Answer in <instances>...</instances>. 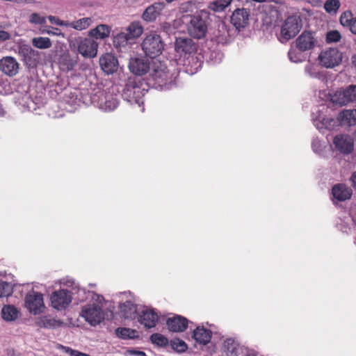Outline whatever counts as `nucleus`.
Here are the masks:
<instances>
[{
	"instance_id": "obj_3",
	"label": "nucleus",
	"mask_w": 356,
	"mask_h": 356,
	"mask_svg": "<svg viewBox=\"0 0 356 356\" xmlns=\"http://www.w3.org/2000/svg\"><path fill=\"white\" fill-rule=\"evenodd\" d=\"M141 49L145 56L155 58L161 55L164 49V42L160 35L150 32L145 35L141 42Z\"/></svg>"
},
{
	"instance_id": "obj_12",
	"label": "nucleus",
	"mask_w": 356,
	"mask_h": 356,
	"mask_svg": "<svg viewBox=\"0 0 356 356\" xmlns=\"http://www.w3.org/2000/svg\"><path fill=\"white\" fill-rule=\"evenodd\" d=\"M151 68L149 59L143 56H137L129 59V69L137 76H143L149 72Z\"/></svg>"
},
{
	"instance_id": "obj_27",
	"label": "nucleus",
	"mask_w": 356,
	"mask_h": 356,
	"mask_svg": "<svg viewBox=\"0 0 356 356\" xmlns=\"http://www.w3.org/2000/svg\"><path fill=\"white\" fill-rule=\"evenodd\" d=\"M318 112L319 113L318 115L313 117L314 124L316 129L320 131L323 129H333L334 125L336 124L334 120L331 118H325L320 111Z\"/></svg>"
},
{
	"instance_id": "obj_41",
	"label": "nucleus",
	"mask_w": 356,
	"mask_h": 356,
	"mask_svg": "<svg viewBox=\"0 0 356 356\" xmlns=\"http://www.w3.org/2000/svg\"><path fill=\"white\" fill-rule=\"evenodd\" d=\"M218 30L220 33L217 35L218 42L221 43L227 42L231 37V31L228 26L225 23H221L218 25Z\"/></svg>"
},
{
	"instance_id": "obj_30",
	"label": "nucleus",
	"mask_w": 356,
	"mask_h": 356,
	"mask_svg": "<svg viewBox=\"0 0 356 356\" xmlns=\"http://www.w3.org/2000/svg\"><path fill=\"white\" fill-rule=\"evenodd\" d=\"M284 5V2L280 0H271L267 2L266 4L264 5V9L270 10L272 15L269 20L266 19V23L273 24L276 22L278 17L277 9L280 8Z\"/></svg>"
},
{
	"instance_id": "obj_7",
	"label": "nucleus",
	"mask_w": 356,
	"mask_h": 356,
	"mask_svg": "<svg viewBox=\"0 0 356 356\" xmlns=\"http://www.w3.org/2000/svg\"><path fill=\"white\" fill-rule=\"evenodd\" d=\"M331 102L337 105L345 106L356 102V85H350L340 88L330 95Z\"/></svg>"
},
{
	"instance_id": "obj_5",
	"label": "nucleus",
	"mask_w": 356,
	"mask_h": 356,
	"mask_svg": "<svg viewBox=\"0 0 356 356\" xmlns=\"http://www.w3.org/2000/svg\"><path fill=\"white\" fill-rule=\"evenodd\" d=\"M91 100L99 109L104 111H112L119 105V95L110 91H99L91 97Z\"/></svg>"
},
{
	"instance_id": "obj_37",
	"label": "nucleus",
	"mask_w": 356,
	"mask_h": 356,
	"mask_svg": "<svg viewBox=\"0 0 356 356\" xmlns=\"http://www.w3.org/2000/svg\"><path fill=\"white\" fill-rule=\"evenodd\" d=\"M233 0H213L209 3L208 8L214 13H222L229 6Z\"/></svg>"
},
{
	"instance_id": "obj_40",
	"label": "nucleus",
	"mask_w": 356,
	"mask_h": 356,
	"mask_svg": "<svg viewBox=\"0 0 356 356\" xmlns=\"http://www.w3.org/2000/svg\"><path fill=\"white\" fill-rule=\"evenodd\" d=\"M33 46L40 49H47L52 46L51 40L47 37H35L31 40Z\"/></svg>"
},
{
	"instance_id": "obj_43",
	"label": "nucleus",
	"mask_w": 356,
	"mask_h": 356,
	"mask_svg": "<svg viewBox=\"0 0 356 356\" xmlns=\"http://www.w3.org/2000/svg\"><path fill=\"white\" fill-rule=\"evenodd\" d=\"M197 3L195 0H189L181 3L179 9L181 13H193L197 8Z\"/></svg>"
},
{
	"instance_id": "obj_62",
	"label": "nucleus",
	"mask_w": 356,
	"mask_h": 356,
	"mask_svg": "<svg viewBox=\"0 0 356 356\" xmlns=\"http://www.w3.org/2000/svg\"><path fill=\"white\" fill-rule=\"evenodd\" d=\"M47 31H50V30L45 29H40V33H42V34H47Z\"/></svg>"
},
{
	"instance_id": "obj_23",
	"label": "nucleus",
	"mask_w": 356,
	"mask_h": 356,
	"mask_svg": "<svg viewBox=\"0 0 356 356\" xmlns=\"http://www.w3.org/2000/svg\"><path fill=\"white\" fill-rule=\"evenodd\" d=\"M78 57L69 51L61 54L58 58V65L61 70L69 72L72 70L77 64Z\"/></svg>"
},
{
	"instance_id": "obj_8",
	"label": "nucleus",
	"mask_w": 356,
	"mask_h": 356,
	"mask_svg": "<svg viewBox=\"0 0 356 356\" xmlns=\"http://www.w3.org/2000/svg\"><path fill=\"white\" fill-rule=\"evenodd\" d=\"M17 54L28 67H35L40 60L41 53L26 44H18Z\"/></svg>"
},
{
	"instance_id": "obj_45",
	"label": "nucleus",
	"mask_w": 356,
	"mask_h": 356,
	"mask_svg": "<svg viewBox=\"0 0 356 356\" xmlns=\"http://www.w3.org/2000/svg\"><path fill=\"white\" fill-rule=\"evenodd\" d=\"M150 340L152 343L157 345L158 346L165 347L168 343V339L159 333H155L151 335Z\"/></svg>"
},
{
	"instance_id": "obj_48",
	"label": "nucleus",
	"mask_w": 356,
	"mask_h": 356,
	"mask_svg": "<svg viewBox=\"0 0 356 356\" xmlns=\"http://www.w3.org/2000/svg\"><path fill=\"white\" fill-rule=\"evenodd\" d=\"M12 292V284L9 282L0 280V298L8 296Z\"/></svg>"
},
{
	"instance_id": "obj_36",
	"label": "nucleus",
	"mask_w": 356,
	"mask_h": 356,
	"mask_svg": "<svg viewBox=\"0 0 356 356\" xmlns=\"http://www.w3.org/2000/svg\"><path fill=\"white\" fill-rule=\"evenodd\" d=\"M223 348L227 356H238L241 349L239 343L231 338L224 341Z\"/></svg>"
},
{
	"instance_id": "obj_59",
	"label": "nucleus",
	"mask_w": 356,
	"mask_h": 356,
	"mask_svg": "<svg viewBox=\"0 0 356 356\" xmlns=\"http://www.w3.org/2000/svg\"><path fill=\"white\" fill-rule=\"evenodd\" d=\"M350 30L353 34L356 35V17L354 18L353 21L352 22L350 26Z\"/></svg>"
},
{
	"instance_id": "obj_35",
	"label": "nucleus",
	"mask_w": 356,
	"mask_h": 356,
	"mask_svg": "<svg viewBox=\"0 0 356 356\" xmlns=\"http://www.w3.org/2000/svg\"><path fill=\"white\" fill-rule=\"evenodd\" d=\"M125 32L133 42L142 35L143 27L139 22H133L127 27Z\"/></svg>"
},
{
	"instance_id": "obj_11",
	"label": "nucleus",
	"mask_w": 356,
	"mask_h": 356,
	"mask_svg": "<svg viewBox=\"0 0 356 356\" xmlns=\"http://www.w3.org/2000/svg\"><path fill=\"white\" fill-rule=\"evenodd\" d=\"M72 300L70 292L65 289L54 291L50 297L52 307L58 311L65 309L70 305Z\"/></svg>"
},
{
	"instance_id": "obj_57",
	"label": "nucleus",
	"mask_w": 356,
	"mask_h": 356,
	"mask_svg": "<svg viewBox=\"0 0 356 356\" xmlns=\"http://www.w3.org/2000/svg\"><path fill=\"white\" fill-rule=\"evenodd\" d=\"M10 39V34L3 30H0V41L3 42Z\"/></svg>"
},
{
	"instance_id": "obj_26",
	"label": "nucleus",
	"mask_w": 356,
	"mask_h": 356,
	"mask_svg": "<svg viewBox=\"0 0 356 356\" xmlns=\"http://www.w3.org/2000/svg\"><path fill=\"white\" fill-rule=\"evenodd\" d=\"M332 194L335 200L343 202L349 200L352 196L353 192L351 188L346 185L338 184L332 187Z\"/></svg>"
},
{
	"instance_id": "obj_51",
	"label": "nucleus",
	"mask_w": 356,
	"mask_h": 356,
	"mask_svg": "<svg viewBox=\"0 0 356 356\" xmlns=\"http://www.w3.org/2000/svg\"><path fill=\"white\" fill-rule=\"evenodd\" d=\"M354 17L350 11H346L342 13L339 19L340 23L342 26L349 27Z\"/></svg>"
},
{
	"instance_id": "obj_52",
	"label": "nucleus",
	"mask_w": 356,
	"mask_h": 356,
	"mask_svg": "<svg viewBox=\"0 0 356 356\" xmlns=\"http://www.w3.org/2000/svg\"><path fill=\"white\" fill-rule=\"evenodd\" d=\"M88 296L90 298L91 300L93 301L92 304L102 305L104 301V298L99 294L95 293L94 292H88Z\"/></svg>"
},
{
	"instance_id": "obj_20",
	"label": "nucleus",
	"mask_w": 356,
	"mask_h": 356,
	"mask_svg": "<svg viewBox=\"0 0 356 356\" xmlns=\"http://www.w3.org/2000/svg\"><path fill=\"white\" fill-rule=\"evenodd\" d=\"M175 51L181 55L191 54L197 50V45L188 38H178L175 43Z\"/></svg>"
},
{
	"instance_id": "obj_44",
	"label": "nucleus",
	"mask_w": 356,
	"mask_h": 356,
	"mask_svg": "<svg viewBox=\"0 0 356 356\" xmlns=\"http://www.w3.org/2000/svg\"><path fill=\"white\" fill-rule=\"evenodd\" d=\"M305 72L312 78L321 79L322 76L318 66L314 63H307L305 67Z\"/></svg>"
},
{
	"instance_id": "obj_16",
	"label": "nucleus",
	"mask_w": 356,
	"mask_h": 356,
	"mask_svg": "<svg viewBox=\"0 0 356 356\" xmlns=\"http://www.w3.org/2000/svg\"><path fill=\"white\" fill-rule=\"evenodd\" d=\"M122 95L131 104H136L140 106L143 103L141 100L143 95L141 88L134 83L130 82L126 85Z\"/></svg>"
},
{
	"instance_id": "obj_2",
	"label": "nucleus",
	"mask_w": 356,
	"mask_h": 356,
	"mask_svg": "<svg viewBox=\"0 0 356 356\" xmlns=\"http://www.w3.org/2000/svg\"><path fill=\"white\" fill-rule=\"evenodd\" d=\"M208 17L209 12L206 10H201L196 15H192L187 25L188 34L197 39L204 38L207 32L208 23L207 18Z\"/></svg>"
},
{
	"instance_id": "obj_24",
	"label": "nucleus",
	"mask_w": 356,
	"mask_h": 356,
	"mask_svg": "<svg viewBox=\"0 0 356 356\" xmlns=\"http://www.w3.org/2000/svg\"><path fill=\"white\" fill-rule=\"evenodd\" d=\"M165 7L163 2L154 3L145 10L142 17L146 22H153L161 14Z\"/></svg>"
},
{
	"instance_id": "obj_9",
	"label": "nucleus",
	"mask_w": 356,
	"mask_h": 356,
	"mask_svg": "<svg viewBox=\"0 0 356 356\" xmlns=\"http://www.w3.org/2000/svg\"><path fill=\"white\" fill-rule=\"evenodd\" d=\"M24 305L33 315L42 313L45 308L43 295L35 291L28 293L24 298Z\"/></svg>"
},
{
	"instance_id": "obj_19",
	"label": "nucleus",
	"mask_w": 356,
	"mask_h": 356,
	"mask_svg": "<svg viewBox=\"0 0 356 356\" xmlns=\"http://www.w3.org/2000/svg\"><path fill=\"white\" fill-rule=\"evenodd\" d=\"M316 40L311 31H303L296 40V47L300 51L312 49L316 44Z\"/></svg>"
},
{
	"instance_id": "obj_38",
	"label": "nucleus",
	"mask_w": 356,
	"mask_h": 356,
	"mask_svg": "<svg viewBox=\"0 0 356 356\" xmlns=\"http://www.w3.org/2000/svg\"><path fill=\"white\" fill-rule=\"evenodd\" d=\"M132 41L130 40L125 31L118 33L113 38V44L116 48L121 49L125 47L129 44H131Z\"/></svg>"
},
{
	"instance_id": "obj_47",
	"label": "nucleus",
	"mask_w": 356,
	"mask_h": 356,
	"mask_svg": "<svg viewBox=\"0 0 356 356\" xmlns=\"http://www.w3.org/2000/svg\"><path fill=\"white\" fill-rule=\"evenodd\" d=\"M170 346L173 350L178 353H184L188 348L187 344L179 339L172 340L170 342Z\"/></svg>"
},
{
	"instance_id": "obj_18",
	"label": "nucleus",
	"mask_w": 356,
	"mask_h": 356,
	"mask_svg": "<svg viewBox=\"0 0 356 356\" xmlns=\"http://www.w3.org/2000/svg\"><path fill=\"white\" fill-rule=\"evenodd\" d=\"M19 70V64L13 56H6L0 59V71L8 76H14Z\"/></svg>"
},
{
	"instance_id": "obj_33",
	"label": "nucleus",
	"mask_w": 356,
	"mask_h": 356,
	"mask_svg": "<svg viewBox=\"0 0 356 356\" xmlns=\"http://www.w3.org/2000/svg\"><path fill=\"white\" fill-rule=\"evenodd\" d=\"M19 311L13 305H8L2 307L1 315L3 321L13 322L17 319Z\"/></svg>"
},
{
	"instance_id": "obj_29",
	"label": "nucleus",
	"mask_w": 356,
	"mask_h": 356,
	"mask_svg": "<svg viewBox=\"0 0 356 356\" xmlns=\"http://www.w3.org/2000/svg\"><path fill=\"white\" fill-rule=\"evenodd\" d=\"M111 27L107 24H99L88 32V35L97 40H104L109 37Z\"/></svg>"
},
{
	"instance_id": "obj_10",
	"label": "nucleus",
	"mask_w": 356,
	"mask_h": 356,
	"mask_svg": "<svg viewBox=\"0 0 356 356\" xmlns=\"http://www.w3.org/2000/svg\"><path fill=\"white\" fill-rule=\"evenodd\" d=\"M80 315L92 326L99 324L104 318L102 308L95 304H88L83 306Z\"/></svg>"
},
{
	"instance_id": "obj_28",
	"label": "nucleus",
	"mask_w": 356,
	"mask_h": 356,
	"mask_svg": "<svg viewBox=\"0 0 356 356\" xmlns=\"http://www.w3.org/2000/svg\"><path fill=\"white\" fill-rule=\"evenodd\" d=\"M212 332L210 330L198 326L193 332V338L200 344L206 345L210 342Z\"/></svg>"
},
{
	"instance_id": "obj_14",
	"label": "nucleus",
	"mask_w": 356,
	"mask_h": 356,
	"mask_svg": "<svg viewBox=\"0 0 356 356\" xmlns=\"http://www.w3.org/2000/svg\"><path fill=\"white\" fill-rule=\"evenodd\" d=\"M138 321L147 328L156 326L159 321L158 314L152 309L140 307L138 313Z\"/></svg>"
},
{
	"instance_id": "obj_13",
	"label": "nucleus",
	"mask_w": 356,
	"mask_h": 356,
	"mask_svg": "<svg viewBox=\"0 0 356 356\" xmlns=\"http://www.w3.org/2000/svg\"><path fill=\"white\" fill-rule=\"evenodd\" d=\"M250 18V11L248 8H241L235 9L230 18L232 24L238 31L243 30L248 26Z\"/></svg>"
},
{
	"instance_id": "obj_39",
	"label": "nucleus",
	"mask_w": 356,
	"mask_h": 356,
	"mask_svg": "<svg viewBox=\"0 0 356 356\" xmlns=\"http://www.w3.org/2000/svg\"><path fill=\"white\" fill-rule=\"evenodd\" d=\"M116 335L122 339H133L138 337L136 330L127 327H118L115 330Z\"/></svg>"
},
{
	"instance_id": "obj_4",
	"label": "nucleus",
	"mask_w": 356,
	"mask_h": 356,
	"mask_svg": "<svg viewBox=\"0 0 356 356\" xmlns=\"http://www.w3.org/2000/svg\"><path fill=\"white\" fill-rule=\"evenodd\" d=\"M344 58H347V56L336 47L325 48L320 52L318 56L319 64L327 69L339 66Z\"/></svg>"
},
{
	"instance_id": "obj_42",
	"label": "nucleus",
	"mask_w": 356,
	"mask_h": 356,
	"mask_svg": "<svg viewBox=\"0 0 356 356\" xmlns=\"http://www.w3.org/2000/svg\"><path fill=\"white\" fill-rule=\"evenodd\" d=\"M302 52L297 48L291 47L288 52L289 59L293 63H301L305 60V56Z\"/></svg>"
},
{
	"instance_id": "obj_21",
	"label": "nucleus",
	"mask_w": 356,
	"mask_h": 356,
	"mask_svg": "<svg viewBox=\"0 0 356 356\" xmlns=\"http://www.w3.org/2000/svg\"><path fill=\"white\" fill-rule=\"evenodd\" d=\"M118 308L120 315L126 319L135 318L140 309L131 298L120 302Z\"/></svg>"
},
{
	"instance_id": "obj_55",
	"label": "nucleus",
	"mask_w": 356,
	"mask_h": 356,
	"mask_svg": "<svg viewBox=\"0 0 356 356\" xmlns=\"http://www.w3.org/2000/svg\"><path fill=\"white\" fill-rule=\"evenodd\" d=\"M313 150L316 153H321L323 148V144L318 139H314L312 143Z\"/></svg>"
},
{
	"instance_id": "obj_58",
	"label": "nucleus",
	"mask_w": 356,
	"mask_h": 356,
	"mask_svg": "<svg viewBox=\"0 0 356 356\" xmlns=\"http://www.w3.org/2000/svg\"><path fill=\"white\" fill-rule=\"evenodd\" d=\"M129 353H130V355L134 356H145V353L140 350H129Z\"/></svg>"
},
{
	"instance_id": "obj_34",
	"label": "nucleus",
	"mask_w": 356,
	"mask_h": 356,
	"mask_svg": "<svg viewBox=\"0 0 356 356\" xmlns=\"http://www.w3.org/2000/svg\"><path fill=\"white\" fill-rule=\"evenodd\" d=\"M93 23L92 17H83L77 20L68 22V26L74 29L76 31H82L89 28Z\"/></svg>"
},
{
	"instance_id": "obj_46",
	"label": "nucleus",
	"mask_w": 356,
	"mask_h": 356,
	"mask_svg": "<svg viewBox=\"0 0 356 356\" xmlns=\"http://www.w3.org/2000/svg\"><path fill=\"white\" fill-rule=\"evenodd\" d=\"M340 5L339 0H327L324 4V8L328 13H337Z\"/></svg>"
},
{
	"instance_id": "obj_6",
	"label": "nucleus",
	"mask_w": 356,
	"mask_h": 356,
	"mask_svg": "<svg viewBox=\"0 0 356 356\" xmlns=\"http://www.w3.org/2000/svg\"><path fill=\"white\" fill-rule=\"evenodd\" d=\"M302 27V19L298 15H291L283 22L280 31V41L286 42L294 38Z\"/></svg>"
},
{
	"instance_id": "obj_56",
	"label": "nucleus",
	"mask_w": 356,
	"mask_h": 356,
	"mask_svg": "<svg viewBox=\"0 0 356 356\" xmlns=\"http://www.w3.org/2000/svg\"><path fill=\"white\" fill-rule=\"evenodd\" d=\"M47 34L50 35L60 36L62 38L65 37L64 33H62L58 28H52V30H50V31H47Z\"/></svg>"
},
{
	"instance_id": "obj_25",
	"label": "nucleus",
	"mask_w": 356,
	"mask_h": 356,
	"mask_svg": "<svg viewBox=\"0 0 356 356\" xmlns=\"http://www.w3.org/2000/svg\"><path fill=\"white\" fill-rule=\"evenodd\" d=\"M168 328L170 331L174 332H184L188 326V320L181 316H175L169 318L166 322Z\"/></svg>"
},
{
	"instance_id": "obj_22",
	"label": "nucleus",
	"mask_w": 356,
	"mask_h": 356,
	"mask_svg": "<svg viewBox=\"0 0 356 356\" xmlns=\"http://www.w3.org/2000/svg\"><path fill=\"white\" fill-rule=\"evenodd\" d=\"M99 65L106 74H113L118 70V61L112 54H105L100 57Z\"/></svg>"
},
{
	"instance_id": "obj_61",
	"label": "nucleus",
	"mask_w": 356,
	"mask_h": 356,
	"mask_svg": "<svg viewBox=\"0 0 356 356\" xmlns=\"http://www.w3.org/2000/svg\"><path fill=\"white\" fill-rule=\"evenodd\" d=\"M63 284L67 286H72L74 284V281L72 280H63Z\"/></svg>"
},
{
	"instance_id": "obj_49",
	"label": "nucleus",
	"mask_w": 356,
	"mask_h": 356,
	"mask_svg": "<svg viewBox=\"0 0 356 356\" xmlns=\"http://www.w3.org/2000/svg\"><path fill=\"white\" fill-rule=\"evenodd\" d=\"M341 38V33L337 30H332L326 33L325 40L327 43H335Z\"/></svg>"
},
{
	"instance_id": "obj_63",
	"label": "nucleus",
	"mask_w": 356,
	"mask_h": 356,
	"mask_svg": "<svg viewBox=\"0 0 356 356\" xmlns=\"http://www.w3.org/2000/svg\"><path fill=\"white\" fill-rule=\"evenodd\" d=\"M352 63L356 67V55L352 56Z\"/></svg>"
},
{
	"instance_id": "obj_54",
	"label": "nucleus",
	"mask_w": 356,
	"mask_h": 356,
	"mask_svg": "<svg viewBox=\"0 0 356 356\" xmlns=\"http://www.w3.org/2000/svg\"><path fill=\"white\" fill-rule=\"evenodd\" d=\"M58 348L61 350L63 352L70 355V356H79L80 351L72 349L70 347L64 346L63 345H58Z\"/></svg>"
},
{
	"instance_id": "obj_53",
	"label": "nucleus",
	"mask_w": 356,
	"mask_h": 356,
	"mask_svg": "<svg viewBox=\"0 0 356 356\" xmlns=\"http://www.w3.org/2000/svg\"><path fill=\"white\" fill-rule=\"evenodd\" d=\"M49 21L53 24L60 26H68V21H63L60 19L58 17L53 15H49L47 17Z\"/></svg>"
},
{
	"instance_id": "obj_31",
	"label": "nucleus",
	"mask_w": 356,
	"mask_h": 356,
	"mask_svg": "<svg viewBox=\"0 0 356 356\" xmlns=\"http://www.w3.org/2000/svg\"><path fill=\"white\" fill-rule=\"evenodd\" d=\"M35 324L40 327L55 329L60 327L63 322L50 316H42L36 319Z\"/></svg>"
},
{
	"instance_id": "obj_15",
	"label": "nucleus",
	"mask_w": 356,
	"mask_h": 356,
	"mask_svg": "<svg viewBox=\"0 0 356 356\" xmlns=\"http://www.w3.org/2000/svg\"><path fill=\"white\" fill-rule=\"evenodd\" d=\"M98 43L92 38H83L78 44V51L84 58H95L97 54Z\"/></svg>"
},
{
	"instance_id": "obj_50",
	"label": "nucleus",
	"mask_w": 356,
	"mask_h": 356,
	"mask_svg": "<svg viewBox=\"0 0 356 356\" xmlns=\"http://www.w3.org/2000/svg\"><path fill=\"white\" fill-rule=\"evenodd\" d=\"M29 22L32 24H44L46 23V17L39 13H33L29 17Z\"/></svg>"
},
{
	"instance_id": "obj_32",
	"label": "nucleus",
	"mask_w": 356,
	"mask_h": 356,
	"mask_svg": "<svg viewBox=\"0 0 356 356\" xmlns=\"http://www.w3.org/2000/svg\"><path fill=\"white\" fill-rule=\"evenodd\" d=\"M338 120L342 125L356 124V109L344 110L339 114Z\"/></svg>"
},
{
	"instance_id": "obj_17",
	"label": "nucleus",
	"mask_w": 356,
	"mask_h": 356,
	"mask_svg": "<svg viewBox=\"0 0 356 356\" xmlns=\"http://www.w3.org/2000/svg\"><path fill=\"white\" fill-rule=\"evenodd\" d=\"M335 149L343 154H350L354 149V142L348 135L339 134L333 139Z\"/></svg>"
},
{
	"instance_id": "obj_1",
	"label": "nucleus",
	"mask_w": 356,
	"mask_h": 356,
	"mask_svg": "<svg viewBox=\"0 0 356 356\" xmlns=\"http://www.w3.org/2000/svg\"><path fill=\"white\" fill-rule=\"evenodd\" d=\"M150 76L155 84L161 89H169L175 81L176 76L160 60L153 61L150 68Z\"/></svg>"
},
{
	"instance_id": "obj_60",
	"label": "nucleus",
	"mask_w": 356,
	"mask_h": 356,
	"mask_svg": "<svg viewBox=\"0 0 356 356\" xmlns=\"http://www.w3.org/2000/svg\"><path fill=\"white\" fill-rule=\"evenodd\" d=\"M350 181L352 182V185L353 186L356 188V172H355L354 173H353L351 177H350Z\"/></svg>"
},
{
	"instance_id": "obj_64",
	"label": "nucleus",
	"mask_w": 356,
	"mask_h": 356,
	"mask_svg": "<svg viewBox=\"0 0 356 356\" xmlns=\"http://www.w3.org/2000/svg\"><path fill=\"white\" fill-rule=\"evenodd\" d=\"M119 295L120 296H125L126 298H128L129 296H131V293H130L124 292V293H120Z\"/></svg>"
}]
</instances>
